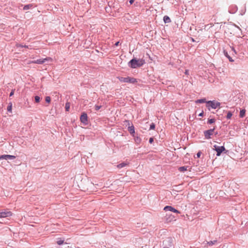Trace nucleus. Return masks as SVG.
I'll list each match as a JSON object with an SVG mask.
<instances>
[{"label":"nucleus","mask_w":248,"mask_h":248,"mask_svg":"<svg viewBox=\"0 0 248 248\" xmlns=\"http://www.w3.org/2000/svg\"><path fill=\"white\" fill-rule=\"evenodd\" d=\"M144 63L145 61L143 59H133L129 62V66L132 68H136L141 66Z\"/></svg>","instance_id":"nucleus-1"},{"label":"nucleus","mask_w":248,"mask_h":248,"mask_svg":"<svg viewBox=\"0 0 248 248\" xmlns=\"http://www.w3.org/2000/svg\"><path fill=\"white\" fill-rule=\"evenodd\" d=\"M118 78L119 79V81L121 82L131 83H135L137 82V80L135 78L130 77H127L125 78L121 77H118Z\"/></svg>","instance_id":"nucleus-2"},{"label":"nucleus","mask_w":248,"mask_h":248,"mask_svg":"<svg viewBox=\"0 0 248 248\" xmlns=\"http://www.w3.org/2000/svg\"><path fill=\"white\" fill-rule=\"evenodd\" d=\"M206 103L207 107L210 106L212 108L214 109L218 107L220 105V103L219 102L215 101H209L206 102Z\"/></svg>","instance_id":"nucleus-3"},{"label":"nucleus","mask_w":248,"mask_h":248,"mask_svg":"<svg viewBox=\"0 0 248 248\" xmlns=\"http://www.w3.org/2000/svg\"><path fill=\"white\" fill-rule=\"evenodd\" d=\"M213 149L217 152V156H220L221 154L225 150V148L224 146H218L216 145L214 146Z\"/></svg>","instance_id":"nucleus-4"},{"label":"nucleus","mask_w":248,"mask_h":248,"mask_svg":"<svg viewBox=\"0 0 248 248\" xmlns=\"http://www.w3.org/2000/svg\"><path fill=\"white\" fill-rule=\"evenodd\" d=\"M48 61L52 62V59L50 57H46L44 59H40L35 60L33 62L34 63L41 64H43V63H45V62H48Z\"/></svg>","instance_id":"nucleus-5"},{"label":"nucleus","mask_w":248,"mask_h":248,"mask_svg":"<svg viewBox=\"0 0 248 248\" xmlns=\"http://www.w3.org/2000/svg\"><path fill=\"white\" fill-rule=\"evenodd\" d=\"M12 215V213L8 210L0 211V218L9 217Z\"/></svg>","instance_id":"nucleus-6"},{"label":"nucleus","mask_w":248,"mask_h":248,"mask_svg":"<svg viewBox=\"0 0 248 248\" xmlns=\"http://www.w3.org/2000/svg\"><path fill=\"white\" fill-rule=\"evenodd\" d=\"M215 128L210 129L208 130H206L204 132V135L205 139H209L211 138V136L213 135Z\"/></svg>","instance_id":"nucleus-7"},{"label":"nucleus","mask_w":248,"mask_h":248,"mask_svg":"<svg viewBox=\"0 0 248 248\" xmlns=\"http://www.w3.org/2000/svg\"><path fill=\"white\" fill-rule=\"evenodd\" d=\"M87 118L88 117L87 114L85 113H83L80 116V121L85 124H87L88 121Z\"/></svg>","instance_id":"nucleus-8"},{"label":"nucleus","mask_w":248,"mask_h":248,"mask_svg":"<svg viewBox=\"0 0 248 248\" xmlns=\"http://www.w3.org/2000/svg\"><path fill=\"white\" fill-rule=\"evenodd\" d=\"M164 210L165 211L169 210V211L173 212L174 213H178V214H179L180 213L178 210L175 209V208H174L173 207H172V206H165L164 208Z\"/></svg>","instance_id":"nucleus-9"},{"label":"nucleus","mask_w":248,"mask_h":248,"mask_svg":"<svg viewBox=\"0 0 248 248\" xmlns=\"http://www.w3.org/2000/svg\"><path fill=\"white\" fill-rule=\"evenodd\" d=\"M174 218V216L171 214H167L166 216V220L168 222H170L173 220H175Z\"/></svg>","instance_id":"nucleus-10"},{"label":"nucleus","mask_w":248,"mask_h":248,"mask_svg":"<svg viewBox=\"0 0 248 248\" xmlns=\"http://www.w3.org/2000/svg\"><path fill=\"white\" fill-rule=\"evenodd\" d=\"M2 157L3 159H14L16 158V156L14 155H2Z\"/></svg>","instance_id":"nucleus-11"},{"label":"nucleus","mask_w":248,"mask_h":248,"mask_svg":"<svg viewBox=\"0 0 248 248\" xmlns=\"http://www.w3.org/2000/svg\"><path fill=\"white\" fill-rule=\"evenodd\" d=\"M163 20L165 23H169L171 22V20L170 18L167 16H164Z\"/></svg>","instance_id":"nucleus-12"},{"label":"nucleus","mask_w":248,"mask_h":248,"mask_svg":"<svg viewBox=\"0 0 248 248\" xmlns=\"http://www.w3.org/2000/svg\"><path fill=\"white\" fill-rule=\"evenodd\" d=\"M128 130L131 134L135 133V129H134V127L133 125L129 126L128 128Z\"/></svg>","instance_id":"nucleus-13"},{"label":"nucleus","mask_w":248,"mask_h":248,"mask_svg":"<svg viewBox=\"0 0 248 248\" xmlns=\"http://www.w3.org/2000/svg\"><path fill=\"white\" fill-rule=\"evenodd\" d=\"M187 167L183 166L178 168V170L181 172H184L187 170Z\"/></svg>","instance_id":"nucleus-14"},{"label":"nucleus","mask_w":248,"mask_h":248,"mask_svg":"<svg viewBox=\"0 0 248 248\" xmlns=\"http://www.w3.org/2000/svg\"><path fill=\"white\" fill-rule=\"evenodd\" d=\"M246 110L243 109L240 110V117L241 118H243L245 116Z\"/></svg>","instance_id":"nucleus-15"},{"label":"nucleus","mask_w":248,"mask_h":248,"mask_svg":"<svg viewBox=\"0 0 248 248\" xmlns=\"http://www.w3.org/2000/svg\"><path fill=\"white\" fill-rule=\"evenodd\" d=\"M205 102H206V99L205 98L199 99L196 101V103H205Z\"/></svg>","instance_id":"nucleus-16"},{"label":"nucleus","mask_w":248,"mask_h":248,"mask_svg":"<svg viewBox=\"0 0 248 248\" xmlns=\"http://www.w3.org/2000/svg\"><path fill=\"white\" fill-rule=\"evenodd\" d=\"M224 53L225 56H226L230 60V62H233V60H232V58L228 55L227 52L226 51H224Z\"/></svg>","instance_id":"nucleus-17"},{"label":"nucleus","mask_w":248,"mask_h":248,"mask_svg":"<svg viewBox=\"0 0 248 248\" xmlns=\"http://www.w3.org/2000/svg\"><path fill=\"white\" fill-rule=\"evenodd\" d=\"M141 139L138 137L135 138V141L138 144L140 143L141 142Z\"/></svg>","instance_id":"nucleus-18"},{"label":"nucleus","mask_w":248,"mask_h":248,"mask_svg":"<svg viewBox=\"0 0 248 248\" xmlns=\"http://www.w3.org/2000/svg\"><path fill=\"white\" fill-rule=\"evenodd\" d=\"M70 103L67 102L65 104V110L67 111H68L70 109Z\"/></svg>","instance_id":"nucleus-19"},{"label":"nucleus","mask_w":248,"mask_h":248,"mask_svg":"<svg viewBox=\"0 0 248 248\" xmlns=\"http://www.w3.org/2000/svg\"><path fill=\"white\" fill-rule=\"evenodd\" d=\"M63 242H64V241L63 240H62L61 239H59V240H57V243L59 245H61L63 243Z\"/></svg>","instance_id":"nucleus-20"},{"label":"nucleus","mask_w":248,"mask_h":248,"mask_svg":"<svg viewBox=\"0 0 248 248\" xmlns=\"http://www.w3.org/2000/svg\"><path fill=\"white\" fill-rule=\"evenodd\" d=\"M217 240H214L213 241H209L208 242V244L209 245V246H212L213 245L216 244L217 243Z\"/></svg>","instance_id":"nucleus-21"},{"label":"nucleus","mask_w":248,"mask_h":248,"mask_svg":"<svg viewBox=\"0 0 248 248\" xmlns=\"http://www.w3.org/2000/svg\"><path fill=\"white\" fill-rule=\"evenodd\" d=\"M12 103H10L9 105L7 107V110L8 111L11 112L12 111Z\"/></svg>","instance_id":"nucleus-22"},{"label":"nucleus","mask_w":248,"mask_h":248,"mask_svg":"<svg viewBox=\"0 0 248 248\" xmlns=\"http://www.w3.org/2000/svg\"><path fill=\"white\" fill-rule=\"evenodd\" d=\"M232 116V113L230 111H229L227 113V118L228 119H230L231 118Z\"/></svg>","instance_id":"nucleus-23"},{"label":"nucleus","mask_w":248,"mask_h":248,"mask_svg":"<svg viewBox=\"0 0 248 248\" xmlns=\"http://www.w3.org/2000/svg\"><path fill=\"white\" fill-rule=\"evenodd\" d=\"M35 101L36 102V103H39L40 101V98L39 96H35Z\"/></svg>","instance_id":"nucleus-24"},{"label":"nucleus","mask_w":248,"mask_h":248,"mask_svg":"<svg viewBox=\"0 0 248 248\" xmlns=\"http://www.w3.org/2000/svg\"><path fill=\"white\" fill-rule=\"evenodd\" d=\"M215 122V119H208V123H209L210 124H213Z\"/></svg>","instance_id":"nucleus-25"},{"label":"nucleus","mask_w":248,"mask_h":248,"mask_svg":"<svg viewBox=\"0 0 248 248\" xmlns=\"http://www.w3.org/2000/svg\"><path fill=\"white\" fill-rule=\"evenodd\" d=\"M45 100L47 103H49L51 101V98L49 96H46L45 98Z\"/></svg>","instance_id":"nucleus-26"},{"label":"nucleus","mask_w":248,"mask_h":248,"mask_svg":"<svg viewBox=\"0 0 248 248\" xmlns=\"http://www.w3.org/2000/svg\"><path fill=\"white\" fill-rule=\"evenodd\" d=\"M125 165H126V164L123 163H121V164H119L118 165V167L119 168H122L124 167Z\"/></svg>","instance_id":"nucleus-27"},{"label":"nucleus","mask_w":248,"mask_h":248,"mask_svg":"<svg viewBox=\"0 0 248 248\" xmlns=\"http://www.w3.org/2000/svg\"><path fill=\"white\" fill-rule=\"evenodd\" d=\"M30 7H31V6L30 5H27L24 7L23 9L26 10L29 9Z\"/></svg>","instance_id":"nucleus-28"},{"label":"nucleus","mask_w":248,"mask_h":248,"mask_svg":"<svg viewBox=\"0 0 248 248\" xmlns=\"http://www.w3.org/2000/svg\"><path fill=\"white\" fill-rule=\"evenodd\" d=\"M17 47H25V48H28V46H23V45H21L20 44H18L16 45Z\"/></svg>","instance_id":"nucleus-29"},{"label":"nucleus","mask_w":248,"mask_h":248,"mask_svg":"<svg viewBox=\"0 0 248 248\" xmlns=\"http://www.w3.org/2000/svg\"><path fill=\"white\" fill-rule=\"evenodd\" d=\"M155 128V124L154 123H152L150 125V129H154Z\"/></svg>","instance_id":"nucleus-30"},{"label":"nucleus","mask_w":248,"mask_h":248,"mask_svg":"<svg viewBox=\"0 0 248 248\" xmlns=\"http://www.w3.org/2000/svg\"><path fill=\"white\" fill-rule=\"evenodd\" d=\"M101 108V106H98V105L95 106V109L96 110H98Z\"/></svg>","instance_id":"nucleus-31"},{"label":"nucleus","mask_w":248,"mask_h":248,"mask_svg":"<svg viewBox=\"0 0 248 248\" xmlns=\"http://www.w3.org/2000/svg\"><path fill=\"white\" fill-rule=\"evenodd\" d=\"M154 141V139L153 138H150L149 139V142L150 143H152Z\"/></svg>","instance_id":"nucleus-32"},{"label":"nucleus","mask_w":248,"mask_h":248,"mask_svg":"<svg viewBox=\"0 0 248 248\" xmlns=\"http://www.w3.org/2000/svg\"><path fill=\"white\" fill-rule=\"evenodd\" d=\"M185 74L186 75H188L189 74V71H188V70H186L185 72Z\"/></svg>","instance_id":"nucleus-33"},{"label":"nucleus","mask_w":248,"mask_h":248,"mask_svg":"<svg viewBox=\"0 0 248 248\" xmlns=\"http://www.w3.org/2000/svg\"><path fill=\"white\" fill-rule=\"evenodd\" d=\"M14 93V91H12V92L10 93V96H12V95H13Z\"/></svg>","instance_id":"nucleus-34"},{"label":"nucleus","mask_w":248,"mask_h":248,"mask_svg":"<svg viewBox=\"0 0 248 248\" xmlns=\"http://www.w3.org/2000/svg\"><path fill=\"white\" fill-rule=\"evenodd\" d=\"M203 111L199 114V116H201V117L203 116Z\"/></svg>","instance_id":"nucleus-35"},{"label":"nucleus","mask_w":248,"mask_h":248,"mask_svg":"<svg viewBox=\"0 0 248 248\" xmlns=\"http://www.w3.org/2000/svg\"><path fill=\"white\" fill-rule=\"evenodd\" d=\"M34 62V61H29L28 63V64H31V63H34L33 62Z\"/></svg>","instance_id":"nucleus-36"},{"label":"nucleus","mask_w":248,"mask_h":248,"mask_svg":"<svg viewBox=\"0 0 248 248\" xmlns=\"http://www.w3.org/2000/svg\"><path fill=\"white\" fill-rule=\"evenodd\" d=\"M197 155L198 157H200L201 156V153H200V152L198 153L197 154Z\"/></svg>","instance_id":"nucleus-37"},{"label":"nucleus","mask_w":248,"mask_h":248,"mask_svg":"<svg viewBox=\"0 0 248 248\" xmlns=\"http://www.w3.org/2000/svg\"><path fill=\"white\" fill-rule=\"evenodd\" d=\"M134 1V0H130L129 2L131 4H132Z\"/></svg>","instance_id":"nucleus-38"},{"label":"nucleus","mask_w":248,"mask_h":248,"mask_svg":"<svg viewBox=\"0 0 248 248\" xmlns=\"http://www.w3.org/2000/svg\"><path fill=\"white\" fill-rule=\"evenodd\" d=\"M119 42H117L115 44V46H118L119 45Z\"/></svg>","instance_id":"nucleus-39"},{"label":"nucleus","mask_w":248,"mask_h":248,"mask_svg":"<svg viewBox=\"0 0 248 248\" xmlns=\"http://www.w3.org/2000/svg\"><path fill=\"white\" fill-rule=\"evenodd\" d=\"M231 49L235 53H236V52H235V49H234L233 47H231Z\"/></svg>","instance_id":"nucleus-40"},{"label":"nucleus","mask_w":248,"mask_h":248,"mask_svg":"<svg viewBox=\"0 0 248 248\" xmlns=\"http://www.w3.org/2000/svg\"><path fill=\"white\" fill-rule=\"evenodd\" d=\"M2 159V155H0V159Z\"/></svg>","instance_id":"nucleus-41"},{"label":"nucleus","mask_w":248,"mask_h":248,"mask_svg":"<svg viewBox=\"0 0 248 248\" xmlns=\"http://www.w3.org/2000/svg\"><path fill=\"white\" fill-rule=\"evenodd\" d=\"M167 248V247H164V248Z\"/></svg>","instance_id":"nucleus-42"}]
</instances>
